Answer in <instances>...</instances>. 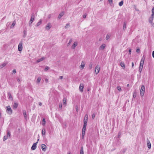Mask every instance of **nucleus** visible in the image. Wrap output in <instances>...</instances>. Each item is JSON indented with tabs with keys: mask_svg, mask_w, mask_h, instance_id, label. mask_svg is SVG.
Masks as SVG:
<instances>
[{
	"mask_svg": "<svg viewBox=\"0 0 154 154\" xmlns=\"http://www.w3.org/2000/svg\"><path fill=\"white\" fill-rule=\"evenodd\" d=\"M100 69V67L98 65H97L95 68L94 72L96 75H97L99 72Z\"/></svg>",
	"mask_w": 154,
	"mask_h": 154,
	"instance_id": "obj_3",
	"label": "nucleus"
},
{
	"mask_svg": "<svg viewBox=\"0 0 154 154\" xmlns=\"http://www.w3.org/2000/svg\"><path fill=\"white\" fill-rule=\"evenodd\" d=\"M49 69V67L48 66H46L44 69V71H47Z\"/></svg>",
	"mask_w": 154,
	"mask_h": 154,
	"instance_id": "obj_35",
	"label": "nucleus"
},
{
	"mask_svg": "<svg viewBox=\"0 0 154 154\" xmlns=\"http://www.w3.org/2000/svg\"><path fill=\"white\" fill-rule=\"evenodd\" d=\"M34 18L32 17L31 18V19L29 22V25H30L32 23L34 20Z\"/></svg>",
	"mask_w": 154,
	"mask_h": 154,
	"instance_id": "obj_22",
	"label": "nucleus"
},
{
	"mask_svg": "<svg viewBox=\"0 0 154 154\" xmlns=\"http://www.w3.org/2000/svg\"><path fill=\"white\" fill-rule=\"evenodd\" d=\"M120 65L123 68V69H124L125 68V64L124 62H122L120 63Z\"/></svg>",
	"mask_w": 154,
	"mask_h": 154,
	"instance_id": "obj_20",
	"label": "nucleus"
},
{
	"mask_svg": "<svg viewBox=\"0 0 154 154\" xmlns=\"http://www.w3.org/2000/svg\"><path fill=\"white\" fill-rule=\"evenodd\" d=\"M22 42H20L18 45V50L19 51H22Z\"/></svg>",
	"mask_w": 154,
	"mask_h": 154,
	"instance_id": "obj_5",
	"label": "nucleus"
},
{
	"mask_svg": "<svg viewBox=\"0 0 154 154\" xmlns=\"http://www.w3.org/2000/svg\"><path fill=\"white\" fill-rule=\"evenodd\" d=\"M108 2L110 5L112 4V0H108Z\"/></svg>",
	"mask_w": 154,
	"mask_h": 154,
	"instance_id": "obj_41",
	"label": "nucleus"
},
{
	"mask_svg": "<svg viewBox=\"0 0 154 154\" xmlns=\"http://www.w3.org/2000/svg\"><path fill=\"white\" fill-rule=\"evenodd\" d=\"M123 1L122 0V1L121 2H120L119 3V5L121 6H122L123 5Z\"/></svg>",
	"mask_w": 154,
	"mask_h": 154,
	"instance_id": "obj_33",
	"label": "nucleus"
},
{
	"mask_svg": "<svg viewBox=\"0 0 154 154\" xmlns=\"http://www.w3.org/2000/svg\"><path fill=\"white\" fill-rule=\"evenodd\" d=\"M75 109H76V111L77 112H78V111H79V108H78V106H77V105H76L75 106Z\"/></svg>",
	"mask_w": 154,
	"mask_h": 154,
	"instance_id": "obj_43",
	"label": "nucleus"
},
{
	"mask_svg": "<svg viewBox=\"0 0 154 154\" xmlns=\"http://www.w3.org/2000/svg\"><path fill=\"white\" fill-rule=\"evenodd\" d=\"M85 66V63L82 61V62L80 66V68L81 69H84V66Z\"/></svg>",
	"mask_w": 154,
	"mask_h": 154,
	"instance_id": "obj_8",
	"label": "nucleus"
},
{
	"mask_svg": "<svg viewBox=\"0 0 154 154\" xmlns=\"http://www.w3.org/2000/svg\"><path fill=\"white\" fill-rule=\"evenodd\" d=\"M15 24H16V21L15 20H14L12 24L10 26V28H13L14 27V26H15Z\"/></svg>",
	"mask_w": 154,
	"mask_h": 154,
	"instance_id": "obj_19",
	"label": "nucleus"
},
{
	"mask_svg": "<svg viewBox=\"0 0 154 154\" xmlns=\"http://www.w3.org/2000/svg\"><path fill=\"white\" fill-rule=\"evenodd\" d=\"M92 66H93V64L92 63H91L89 64V69H91L92 67Z\"/></svg>",
	"mask_w": 154,
	"mask_h": 154,
	"instance_id": "obj_29",
	"label": "nucleus"
},
{
	"mask_svg": "<svg viewBox=\"0 0 154 154\" xmlns=\"http://www.w3.org/2000/svg\"><path fill=\"white\" fill-rule=\"evenodd\" d=\"M12 72L14 73H15L16 72V70L15 69H14L13 70Z\"/></svg>",
	"mask_w": 154,
	"mask_h": 154,
	"instance_id": "obj_59",
	"label": "nucleus"
},
{
	"mask_svg": "<svg viewBox=\"0 0 154 154\" xmlns=\"http://www.w3.org/2000/svg\"><path fill=\"white\" fill-rule=\"evenodd\" d=\"M51 27V24L50 23L47 24V26L45 27L46 29L47 30H49Z\"/></svg>",
	"mask_w": 154,
	"mask_h": 154,
	"instance_id": "obj_13",
	"label": "nucleus"
},
{
	"mask_svg": "<svg viewBox=\"0 0 154 154\" xmlns=\"http://www.w3.org/2000/svg\"><path fill=\"white\" fill-rule=\"evenodd\" d=\"M7 64V63H4L0 65V68H2L5 66Z\"/></svg>",
	"mask_w": 154,
	"mask_h": 154,
	"instance_id": "obj_17",
	"label": "nucleus"
},
{
	"mask_svg": "<svg viewBox=\"0 0 154 154\" xmlns=\"http://www.w3.org/2000/svg\"><path fill=\"white\" fill-rule=\"evenodd\" d=\"M105 45L103 44L100 47V49L103 50L105 48Z\"/></svg>",
	"mask_w": 154,
	"mask_h": 154,
	"instance_id": "obj_18",
	"label": "nucleus"
},
{
	"mask_svg": "<svg viewBox=\"0 0 154 154\" xmlns=\"http://www.w3.org/2000/svg\"><path fill=\"white\" fill-rule=\"evenodd\" d=\"M86 17V14H84L83 15V18H85Z\"/></svg>",
	"mask_w": 154,
	"mask_h": 154,
	"instance_id": "obj_52",
	"label": "nucleus"
},
{
	"mask_svg": "<svg viewBox=\"0 0 154 154\" xmlns=\"http://www.w3.org/2000/svg\"><path fill=\"white\" fill-rule=\"evenodd\" d=\"M126 26V22L125 21L124 23L123 29L124 30H125Z\"/></svg>",
	"mask_w": 154,
	"mask_h": 154,
	"instance_id": "obj_24",
	"label": "nucleus"
},
{
	"mask_svg": "<svg viewBox=\"0 0 154 154\" xmlns=\"http://www.w3.org/2000/svg\"><path fill=\"white\" fill-rule=\"evenodd\" d=\"M45 122H46V121L45 120V118H43L42 119V125L44 126L45 124Z\"/></svg>",
	"mask_w": 154,
	"mask_h": 154,
	"instance_id": "obj_26",
	"label": "nucleus"
},
{
	"mask_svg": "<svg viewBox=\"0 0 154 154\" xmlns=\"http://www.w3.org/2000/svg\"><path fill=\"white\" fill-rule=\"evenodd\" d=\"M85 132H82V138L83 139L85 134Z\"/></svg>",
	"mask_w": 154,
	"mask_h": 154,
	"instance_id": "obj_32",
	"label": "nucleus"
},
{
	"mask_svg": "<svg viewBox=\"0 0 154 154\" xmlns=\"http://www.w3.org/2000/svg\"><path fill=\"white\" fill-rule=\"evenodd\" d=\"M31 17L35 18V14L34 13H33L32 14V15H31Z\"/></svg>",
	"mask_w": 154,
	"mask_h": 154,
	"instance_id": "obj_44",
	"label": "nucleus"
},
{
	"mask_svg": "<svg viewBox=\"0 0 154 154\" xmlns=\"http://www.w3.org/2000/svg\"><path fill=\"white\" fill-rule=\"evenodd\" d=\"M140 50L139 48H137L136 50V52L137 53H139L140 52Z\"/></svg>",
	"mask_w": 154,
	"mask_h": 154,
	"instance_id": "obj_53",
	"label": "nucleus"
},
{
	"mask_svg": "<svg viewBox=\"0 0 154 154\" xmlns=\"http://www.w3.org/2000/svg\"><path fill=\"white\" fill-rule=\"evenodd\" d=\"M126 149H123L121 150V151H122L123 153H124L126 152Z\"/></svg>",
	"mask_w": 154,
	"mask_h": 154,
	"instance_id": "obj_42",
	"label": "nucleus"
},
{
	"mask_svg": "<svg viewBox=\"0 0 154 154\" xmlns=\"http://www.w3.org/2000/svg\"><path fill=\"white\" fill-rule=\"evenodd\" d=\"M7 133L6 135L4 137L3 140L5 141L8 139V137H10V133L9 130L7 131Z\"/></svg>",
	"mask_w": 154,
	"mask_h": 154,
	"instance_id": "obj_2",
	"label": "nucleus"
},
{
	"mask_svg": "<svg viewBox=\"0 0 154 154\" xmlns=\"http://www.w3.org/2000/svg\"><path fill=\"white\" fill-rule=\"evenodd\" d=\"M23 34H24V35H23V37L24 38H25L26 35V32L25 30H24L23 31Z\"/></svg>",
	"mask_w": 154,
	"mask_h": 154,
	"instance_id": "obj_34",
	"label": "nucleus"
},
{
	"mask_svg": "<svg viewBox=\"0 0 154 154\" xmlns=\"http://www.w3.org/2000/svg\"><path fill=\"white\" fill-rule=\"evenodd\" d=\"M95 114L94 113H93L92 115V118L93 119H94L95 118Z\"/></svg>",
	"mask_w": 154,
	"mask_h": 154,
	"instance_id": "obj_47",
	"label": "nucleus"
},
{
	"mask_svg": "<svg viewBox=\"0 0 154 154\" xmlns=\"http://www.w3.org/2000/svg\"><path fill=\"white\" fill-rule=\"evenodd\" d=\"M131 49H130L129 50V54H131Z\"/></svg>",
	"mask_w": 154,
	"mask_h": 154,
	"instance_id": "obj_58",
	"label": "nucleus"
},
{
	"mask_svg": "<svg viewBox=\"0 0 154 154\" xmlns=\"http://www.w3.org/2000/svg\"><path fill=\"white\" fill-rule=\"evenodd\" d=\"M145 91V87L144 85H143L141 87L140 91V94L141 96H143L144 95Z\"/></svg>",
	"mask_w": 154,
	"mask_h": 154,
	"instance_id": "obj_1",
	"label": "nucleus"
},
{
	"mask_svg": "<svg viewBox=\"0 0 154 154\" xmlns=\"http://www.w3.org/2000/svg\"><path fill=\"white\" fill-rule=\"evenodd\" d=\"M45 59V57H42L40 59H38L37 60L36 62L37 63H39L41 61H42Z\"/></svg>",
	"mask_w": 154,
	"mask_h": 154,
	"instance_id": "obj_15",
	"label": "nucleus"
},
{
	"mask_svg": "<svg viewBox=\"0 0 154 154\" xmlns=\"http://www.w3.org/2000/svg\"><path fill=\"white\" fill-rule=\"evenodd\" d=\"M145 59V57H144V56H143L141 59L140 62H143V63H144Z\"/></svg>",
	"mask_w": 154,
	"mask_h": 154,
	"instance_id": "obj_31",
	"label": "nucleus"
},
{
	"mask_svg": "<svg viewBox=\"0 0 154 154\" xmlns=\"http://www.w3.org/2000/svg\"><path fill=\"white\" fill-rule=\"evenodd\" d=\"M131 65H132V68H133V67L134 66V62H132L131 63Z\"/></svg>",
	"mask_w": 154,
	"mask_h": 154,
	"instance_id": "obj_57",
	"label": "nucleus"
},
{
	"mask_svg": "<svg viewBox=\"0 0 154 154\" xmlns=\"http://www.w3.org/2000/svg\"><path fill=\"white\" fill-rule=\"evenodd\" d=\"M59 78L60 79H61L63 78V76H61L59 77Z\"/></svg>",
	"mask_w": 154,
	"mask_h": 154,
	"instance_id": "obj_64",
	"label": "nucleus"
},
{
	"mask_svg": "<svg viewBox=\"0 0 154 154\" xmlns=\"http://www.w3.org/2000/svg\"><path fill=\"white\" fill-rule=\"evenodd\" d=\"M17 82H19V83H20V79H17Z\"/></svg>",
	"mask_w": 154,
	"mask_h": 154,
	"instance_id": "obj_61",
	"label": "nucleus"
},
{
	"mask_svg": "<svg viewBox=\"0 0 154 154\" xmlns=\"http://www.w3.org/2000/svg\"><path fill=\"white\" fill-rule=\"evenodd\" d=\"M8 97L9 99L11 100H13V97H12L11 93L10 92H8Z\"/></svg>",
	"mask_w": 154,
	"mask_h": 154,
	"instance_id": "obj_12",
	"label": "nucleus"
},
{
	"mask_svg": "<svg viewBox=\"0 0 154 154\" xmlns=\"http://www.w3.org/2000/svg\"><path fill=\"white\" fill-rule=\"evenodd\" d=\"M121 135V132H119L118 133V138H119L120 137V136Z\"/></svg>",
	"mask_w": 154,
	"mask_h": 154,
	"instance_id": "obj_49",
	"label": "nucleus"
},
{
	"mask_svg": "<svg viewBox=\"0 0 154 154\" xmlns=\"http://www.w3.org/2000/svg\"><path fill=\"white\" fill-rule=\"evenodd\" d=\"M59 106L60 109H61L62 108V104L61 103H60L59 105Z\"/></svg>",
	"mask_w": 154,
	"mask_h": 154,
	"instance_id": "obj_48",
	"label": "nucleus"
},
{
	"mask_svg": "<svg viewBox=\"0 0 154 154\" xmlns=\"http://www.w3.org/2000/svg\"><path fill=\"white\" fill-rule=\"evenodd\" d=\"M23 114L25 119L26 120H27L28 118L26 115V111L25 110L23 111Z\"/></svg>",
	"mask_w": 154,
	"mask_h": 154,
	"instance_id": "obj_10",
	"label": "nucleus"
},
{
	"mask_svg": "<svg viewBox=\"0 0 154 154\" xmlns=\"http://www.w3.org/2000/svg\"><path fill=\"white\" fill-rule=\"evenodd\" d=\"M117 88L118 89V90L119 91H122V89L119 86H117Z\"/></svg>",
	"mask_w": 154,
	"mask_h": 154,
	"instance_id": "obj_36",
	"label": "nucleus"
},
{
	"mask_svg": "<svg viewBox=\"0 0 154 154\" xmlns=\"http://www.w3.org/2000/svg\"><path fill=\"white\" fill-rule=\"evenodd\" d=\"M7 112L9 114H11L12 112V110L10 106L7 107Z\"/></svg>",
	"mask_w": 154,
	"mask_h": 154,
	"instance_id": "obj_4",
	"label": "nucleus"
},
{
	"mask_svg": "<svg viewBox=\"0 0 154 154\" xmlns=\"http://www.w3.org/2000/svg\"><path fill=\"white\" fill-rule=\"evenodd\" d=\"M64 14V12H63V11L60 13L59 14L58 16V18L59 19L60 18L63 16Z\"/></svg>",
	"mask_w": 154,
	"mask_h": 154,
	"instance_id": "obj_16",
	"label": "nucleus"
},
{
	"mask_svg": "<svg viewBox=\"0 0 154 154\" xmlns=\"http://www.w3.org/2000/svg\"><path fill=\"white\" fill-rule=\"evenodd\" d=\"M147 144H151L150 143V142L149 141H148L147 142Z\"/></svg>",
	"mask_w": 154,
	"mask_h": 154,
	"instance_id": "obj_63",
	"label": "nucleus"
},
{
	"mask_svg": "<svg viewBox=\"0 0 154 154\" xmlns=\"http://www.w3.org/2000/svg\"><path fill=\"white\" fill-rule=\"evenodd\" d=\"M143 66H139V69H143Z\"/></svg>",
	"mask_w": 154,
	"mask_h": 154,
	"instance_id": "obj_62",
	"label": "nucleus"
},
{
	"mask_svg": "<svg viewBox=\"0 0 154 154\" xmlns=\"http://www.w3.org/2000/svg\"><path fill=\"white\" fill-rule=\"evenodd\" d=\"M150 23L151 24L152 26L153 27H154V23H153L152 22V23Z\"/></svg>",
	"mask_w": 154,
	"mask_h": 154,
	"instance_id": "obj_54",
	"label": "nucleus"
},
{
	"mask_svg": "<svg viewBox=\"0 0 154 154\" xmlns=\"http://www.w3.org/2000/svg\"><path fill=\"white\" fill-rule=\"evenodd\" d=\"M148 148L150 149L151 147V145H147Z\"/></svg>",
	"mask_w": 154,
	"mask_h": 154,
	"instance_id": "obj_56",
	"label": "nucleus"
},
{
	"mask_svg": "<svg viewBox=\"0 0 154 154\" xmlns=\"http://www.w3.org/2000/svg\"><path fill=\"white\" fill-rule=\"evenodd\" d=\"M77 45V43L76 42H75L72 46V48L74 49L76 46Z\"/></svg>",
	"mask_w": 154,
	"mask_h": 154,
	"instance_id": "obj_14",
	"label": "nucleus"
},
{
	"mask_svg": "<svg viewBox=\"0 0 154 154\" xmlns=\"http://www.w3.org/2000/svg\"><path fill=\"white\" fill-rule=\"evenodd\" d=\"M88 119V115L87 114H86L85 116V118L84 119V123H87Z\"/></svg>",
	"mask_w": 154,
	"mask_h": 154,
	"instance_id": "obj_9",
	"label": "nucleus"
},
{
	"mask_svg": "<svg viewBox=\"0 0 154 154\" xmlns=\"http://www.w3.org/2000/svg\"><path fill=\"white\" fill-rule=\"evenodd\" d=\"M152 56L153 58H154V51H153L152 52Z\"/></svg>",
	"mask_w": 154,
	"mask_h": 154,
	"instance_id": "obj_60",
	"label": "nucleus"
},
{
	"mask_svg": "<svg viewBox=\"0 0 154 154\" xmlns=\"http://www.w3.org/2000/svg\"><path fill=\"white\" fill-rule=\"evenodd\" d=\"M45 81L46 83H48V80L47 79H45Z\"/></svg>",
	"mask_w": 154,
	"mask_h": 154,
	"instance_id": "obj_55",
	"label": "nucleus"
},
{
	"mask_svg": "<svg viewBox=\"0 0 154 154\" xmlns=\"http://www.w3.org/2000/svg\"><path fill=\"white\" fill-rule=\"evenodd\" d=\"M41 146L42 150L43 151H45L47 148L46 145H41Z\"/></svg>",
	"mask_w": 154,
	"mask_h": 154,
	"instance_id": "obj_11",
	"label": "nucleus"
},
{
	"mask_svg": "<svg viewBox=\"0 0 154 154\" xmlns=\"http://www.w3.org/2000/svg\"><path fill=\"white\" fill-rule=\"evenodd\" d=\"M80 154H84L83 148V146H82L81 148Z\"/></svg>",
	"mask_w": 154,
	"mask_h": 154,
	"instance_id": "obj_27",
	"label": "nucleus"
},
{
	"mask_svg": "<svg viewBox=\"0 0 154 154\" xmlns=\"http://www.w3.org/2000/svg\"><path fill=\"white\" fill-rule=\"evenodd\" d=\"M144 63H143V62H140V66H143Z\"/></svg>",
	"mask_w": 154,
	"mask_h": 154,
	"instance_id": "obj_51",
	"label": "nucleus"
},
{
	"mask_svg": "<svg viewBox=\"0 0 154 154\" xmlns=\"http://www.w3.org/2000/svg\"><path fill=\"white\" fill-rule=\"evenodd\" d=\"M36 148V145H32L31 147V149L32 150H35Z\"/></svg>",
	"mask_w": 154,
	"mask_h": 154,
	"instance_id": "obj_23",
	"label": "nucleus"
},
{
	"mask_svg": "<svg viewBox=\"0 0 154 154\" xmlns=\"http://www.w3.org/2000/svg\"><path fill=\"white\" fill-rule=\"evenodd\" d=\"M72 38L70 39L69 41V42L68 43V45H67L68 46H69V45L70 44L71 42H72Z\"/></svg>",
	"mask_w": 154,
	"mask_h": 154,
	"instance_id": "obj_30",
	"label": "nucleus"
},
{
	"mask_svg": "<svg viewBox=\"0 0 154 154\" xmlns=\"http://www.w3.org/2000/svg\"><path fill=\"white\" fill-rule=\"evenodd\" d=\"M84 88V85L83 84H81L79 87V89L81 92H82Z\"/></svg>",
	"mask_w": 154,
	"mask_h": 154,
	"instance_id": "obj_7",
	"label": "nucleus"
},
{
	"mask_svg": "<svg viewBox=\"0 0 154 154\" xmlns=\"http://www.w3.org/2000/svg\"><path fill=\"white\" fill-rule=\"evenodd\" d=\"M41 23H42V20L41 19H40V20L38 22V23H37L36 26H38L41 24Z\"/></svg>",
	"mask_w": 154,
	"mask_h": 154,
	"instance_id": "obj_25",
	"label": "nucleus"
},
{
	"mask_svg": "<svg viewBox=\"0 0 154 154\" xmlns=\"http://www.w3.org/2000/svg\"><path fill=\"white\" fill-rule=\"evenodd\" d=\"M40 81H41V78L40 77H38L37 78V82H38V83L40 82Z\"/></svg>",
	"mask_w": 154,
	"mask_h": 154,
	"instance_id": "obj_38",
	"label": "nucleus"
},
{
	"mask_svg": "<svg viewBox=\"0 0 154 154\" xmlns=\"http://www.w3.org/2000/svg\"><path fill=\"white\" fill-rule=\"evenodd\" d=\"M45 130H42V134L43 135L45 134Z\"/></svg>",
	"mask_w": 154,
	"mask_h": 154,
	"instance_id": "obj_46",
	"label": "nucleus"
},
{
	"mask_svg": "<svg viewBox=\"0 0 154 154\" xmlns=\"http://www.w3.org/2000/svg\"><path fill=\"white\" fill-rule=\"evenodd\" d=\"M154 17V16L153 15H151V17H150L148 19V21L149 23H152Z\"/></svg>",
	"mask_w": 154,
	"mask_h": 154,
	"instance_id": "obj_6",
	"label": "nucleus"
},
{
	"mask_svg": "<svg viewBox=\"0 0 154 154\" xmlns=\"http://www.w3.org/2000/svg\"><path fill=\"white\" fill-rule=\"evenodd\" d=\"M87 123H84V125H83V128H86V127L87 126Z\"/></svg>",
	"mask_w": 154,
	"mask_h": 154,
	"instance_id": "obj_39",
	"label": "nucleus"
},
{
	"mask_svg": "<svg viewBox=\"0 0 154 154\" xmlns=\"http://www.w3.org/2000/svg\"><path fill=\"white\" fill-rule=\"evenodd\" d=\"M110 38V36L108 34H107L106 35V40H108V39H109Z\"/></svg>",
	"mask_w": 154,
	"mask_h": 154,
	"instance_id": "obj_37",
	"label": "nucleus"
},
{
	"mask_svg": "<svg viewBox=\"0 0 154 154\" xmlns=\"http://www.w3.org/2000/svg\"><path fill=\"white\" fill-rule=\"evenodd\" d=\"M18 106V103H14V105H13V107L14 108L16 109L17 108Z\"/></svg>",
	"mask_w": 154,
	"mask_h": 154,
	"instance_id": "obj_21",
	"label": "nucleus"
},
{
	"mask_svg": "<svg viewBox=\"0 0 154 154\" xmlns=\"http://www.w3.org/2000/svg\"><path fill=\"white\" fill-rule=\"evenodd\" d=\"M69 26V25L68 23H67V24H66V25L65 26V27L66 28H67Z\"/></svg>",
	"mask_w": 154,
	"mask_h": 154,
	"instance_id": "obj_45",
	"label": "nucleus"
},
{
	"mask_svg": "<svg viewBox=\"0 0 154 154\" xmlns=\"http://www.w3.org/2000/svg\"><path fill=\"white\" fill-rule=\"evenodd\" d=\"M152 14L151 15H153V16H154V8H153L152 10Z\"/></svg>",
	"mask_w": 154,
	"mask_h": 154,
	"instance_id": "obj_40",
	"label": "nucleus"
},
{
	"mask_svg": "<svg viewBox=\"0 0 154 154\" xmlns=\"http://www.w3.org/2000/svg\"><path fill=\"white\" fill-rule=\"evenodd\" d=\"M63 105H66V99L65 98H64L63 100Z\"/></svg>",
	"mask_w": 154,
	"mask_h": 154,
	"instance_id": "obj_28",
	"label": "nucleus"
},
{
	"mask_svg": "<svg viewBox=\"0 0 154 154\" xmlns=\"http://www.w3.org/2000/svg\"><path fill=\"white\" fill-rule=\"evenodd\" d=\"M86 128H83L82 129V132H85V130H86Z\"/></svg>",
	"mask_w": 154,
	"mask_h": 154,
	"instance_id": "obj_50",
	"label": "nucleus"
}]
</instances>
